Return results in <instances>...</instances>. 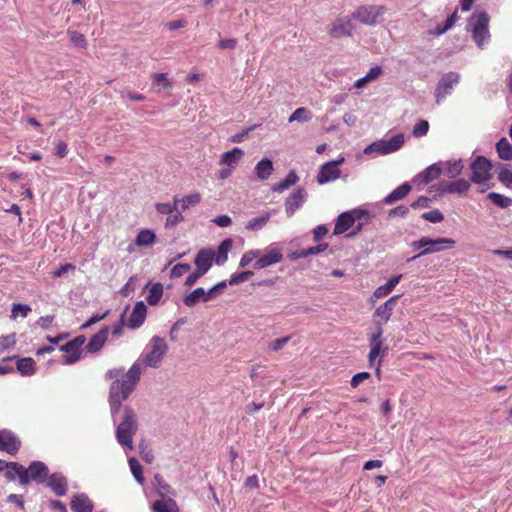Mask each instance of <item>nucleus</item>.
I'll return each instance as SVG.
<instances>
[{
	"instance_id": "f257e3e1",
	"label": "nucleus",
	"mask_w": 512,
	"mask_h": 512,
	"mask_svg": "<svg viewBox=\"0 0 512 512\" xmlns=\"http://www.w3.org/2000/svg\"><path fill=\"white\" fill-rule=\"evenodd\" d=\"M168 351L164 338L153 336L145 352L124 374L123 368H112L105 373V378L113 380L109 388L108 402L114 415L119 411L121 403L126 401L140 380L143 367L157 368Z\"/></svg>"
},
{
	"instance_id": "f03ea898",
	"label": "nucleus",
	"mask_w": 512,
	"mask_h": 512,
	"mask_svg": "<svg viewBox=\"0 0 512 512\" xmlns=\"http://www.w3.org/2000/svg\"><path fill=\"white\" fill-rule=\"evenodd\" d=\"M113 422L116 424L115 436L118 444L125 452L134 449L133 437L138 431L137 413L130 406H120L118 412L114 415L111 413Z\"/></svg>"
},
{
	"instance_id": "7ed1b4c3",
	"label": "nucleus",
	"mask_w": 512,
	"mask_h": 512,
	"mask_svg": "<svg viewBox=\"0 0 512 512\" xmlns=\"http://www.w3.org/2000/svg\"><path fill=\"white\" fill-rule=\"evenodd\" d=\"M467 28L471 32L476 45L481 49L484 48L490 40L488 14L486 12L473 13L468 21Z\"/></svg>"
},
{
	"instance_id": "20e7f679",
	"label": "nucleus",
	"mask_w": 512,
	"mask_h": 512,
	"mask_svg": "<svg viewBox=\"0 0 512 512\" xmlns=\"http://www.w3.org/2000/svg\"><path fill=\"white\" fill-rule=\"evenodd\" d=\"M455 246V241L450 238H437L431 239L429 237H421L419 240L413 241L411 247L419 251L418 255L411 258L414 260L420 256L442 252L452 249Z\"/></svg>"
},
{
	"instance_id": "39448f33",
	"label": "nucleus",
	"mask_w": 512,
	"mask_h": 512,
	"mask_svg": "<svg viewBox=\"0 0 512 512\" xmlns=\"http://www.w3.org/2000/svg\"><path fill=\"white\" fill-rule=\"evenodd\" d=\"M405 142V136L402 133H398L392 136L390 139H380L374 141L364 149L365 155H387L398 151Z\"/></svg>"
},
{
	"instance_id": "423d86ee",
	"label": "nucleus",
	"mask_w": 512,
	"mask_h": 512,
	"mask_svg": "<svg viewBox=\"0 0 512 512\" xmlns=\"http://www.w3.org/2000/svg\"><path fill=\"white\" fill-rule=\"evenodd\" d=\"M385 12L386 8L381 5H363L352 12V17L361 24L374 26Z\"/></svg>"
},
{
	"instance_id": "0eeeda50",
	"label": "nucleus",
	"mask_w": 512,
	"mask_h": 512,
	"mask_svg": "<svg viewBox=\"0 0 512 512\" xmlns=\"http://www.w3.org/2000/svg\"><path fill=\"white\" fill-rule=\"evenodd\" d=\"M345 162V157L343 155H339L336 160H332L321 165L319 172L316 176V180L318 184L323 185L332 181L337 180L341 171L339 166Z\"/></svg>"
},
{
	"instance_id": "6e6552de",
	"label": "nucleus",
	"mask_w": 512,
	"mask_h": 512,
	"mask_svg": "<svg viewBox=\"0 0 512 512\" xmlns=\"http://www.w3.org/2000/svg\"><path fill=\"white\" fill-rule=\"evenodd\" d=\"M283 260V249L277 244H270L264 253L259 255L258 259L254 262L256 270L264 269L269 266L280 263Z\"/></svg>"
},
{
	"instance_id": "1a4fd4ad",
	"label": "nucleus",
	"mask_w": 512,
	"mask_h": 512,
	"mask_svg": "<svg viewBox=\"0 0 512 512\" xmlns=\"http://www.w3.org/2000/svg\"><path fill=\"white\" fill-rule=\"evenodd\" d=\"M382 335H383V329H382V327L379 326L369 337V343H370V352L368 354L369 366H373L374 361L377 358H383L388 353V346H386L384 344Z\"/></svg>"
},
{
	"instance_id": "9d476101",
	"label": "nucleus",
	"mask_w": 512,
	"mask_h": 512,
	"mask_svg": "<svg viewBox=\"0 0 512 512\" xmlns=\"http://www.w3.org/2000/svg\"><path fill=\"white\" fill-rule=\"evenodd\" d=\"M471 180L475 184H485L491 179V163L483 156H478L471 165Z\"/></svg>"
},
{
	"instance_id": "9b49d317",
	"label": "nucleus",
	"mask_w": 512,
	"mask_h": 512,
	"mask_svg": "<svg viewBox=\"0 0 512 512\" xmlns=\"http://www.w3.org/2000/svg\"><path fill=\"white\" fill-rule=\"evenodd\" d=\"M354 18L350 16L337 17L330 25L329 34L334 38L349 37L355 30Z\"/></svg>"
},
{
	"instance_id": "f8f14e48",
	"label": "nucleus",
	"mask_w": 512,
	"mask_h": 512,
	"mask_svg": "<svg viewBox=\"0 0 512 512\" xmlns=\"http://www.w3.org/2000/svg\"><path fill=\"white\" fill-rule=\"evenodd\" d=\"M459 79V74L455 72H449L441 77L435 89L437 104L451 94L454 87L459 83Z\"/></svg>"
},
{
	"instance_id": "ddd939ff",
	"label": "nucleus",
	"mask_w": 512,
	"mask_h": 512,
	"mask_svg": "<svg viewBox=\"0 0 512 512\" xmlns=\"http://www.w3.org/2000/svg\"><path fill=\"white\" fill-rule=\"evenodd\" d=\"M307 193L304 189L298 188L291 193L285 200V212L288 217H291L295 212L302 207L305 203Z\"/></svg>"
},
{
	"instance_id": "4468645a",
	"label": "nucleus",
	"mask_w": 512,
	"mask_h": 512,
	"mask_svg": "<svg viewBox=\"0 0 512 512\" xmlns=\"http://www.w3.org/2000/svg\"><path fill=\"white\" fill-rule=\"evenodd\" d=\"M399 297V295L392 296L385 303L376 308L374 316L379 319L377 321V327H382V324L390 320Z\"/></svg>"
},
{
	"instance_id": "2eb2a0df",
	"label": "nucleus",
	"mask_w": 512,
	"mask_h": 512,
	"mask_svg": "<svg viewBox=\"0 0 512 512\" xmlns=\"http://www.w3.org/2000/svg\"><path fill=\"white\" fill-rule=\"evenodd\" d=\"M21 446L20 440L17 436L8 430L0 431V450L5 451L11 455L16 454Z\"/></svg>"
},
{
	"instance_id": "dca6fc26",
	"label": "nucleus",
	"mask_w": 512,
	"mask_h": 512,
	"mask_svg": "<svg viewBox=\"0 0 512 512\" xmlns=\"http://www.w3.org/2000/svg\"><path fill=\"white\" fill-rule=\"evenodd\" d=\"M215 299L213 295V290H204L203 288L199 287L190 292L188 295H186L183 299V302L188 307H193L198 302H208L210 300Z\"/></svg>"
},
{
	"instance_id": "f3484780",
	"label": "nucleus",
	"mask_w": 512,
	"mask_h": 512,
	"mask_svg": "<svg viewBox=\"0 0 512 512\" xmlns=\"http://www.w3.org/2000/svg\"><path fill=\"white\" fill-rule=\"evenodd\" d=\"M147 313L146 305L143 301L136 302L132 313L127 321V326L132 329L139 328L145 321Z\"/></svg>"
},
{
	"instance_id": "a211bd4d",
	"label": "nucleus",
	"mask_w": 512,
	"mask_h": 512,
	"mask_svg": "<svg viewBox=\"0 0 512 512\" xmlns=\"http://www.w3.org/2000/svg\"><path fill=\"white\" fill-rule=\"evenodd\" d=\"M243 157L244 151L239 147H234L220 156L219 164L234 170Z\"/></svg>"
},
{
	"instance_id": "6ab92c4d",
	"label": "nucleus",
	"mask_w": 512,
	"mask_h": 512,
	"mask_svg": "<svg viewBox=\"0 0 512 512\" xmlns=\"http://www.w3.org/2000/svg\"><path fill=\"white\" fill-rule=\"evenodd\" d=\"M28 470L29 482L35 481L37 483H44L48 476V467L41 461L32 462Z\"/></svg>"
},
{
	"instance_id": "aec40b11",
	"label": "nucleus",
	"mask_w": 512,
	"mask_h": 512,
	"mask_svg": "<svg viewBox=\"0 0 512 512\" xmlns=\"http://www.w3.org/2000/svg\"><path fill=\"white\" fill-rule=\"evenodd\" d=\"M214 256V252L209 249H202L197 253L194 263L199 272L206 274L209 271L212 266Z\"/></svg>"
},
{
	"instance_id": "412c9836",
	"label": "nucleus",
	"mask_w": 512,
	"mask_h": 512,
	"mask_svg": "<svg viewBox=\"0 0 512 512\" xmlns=\"http://www.w3.org/2000/svg\"><path fill=\"white\" fill-rule=\"evenodd\" d=\"M6 467L9 469L6 473L8 479L13 480L15 476H18L21 485H27L29 483L27 468L16 462L6 464Z\"/></svg>"
},
{
	"instance_id": "4be33fe9",
	"label": "nucleus",
	"mask_w": 512,
	"mask_h": 512,
	"mask_svg": "<svg viewBox=\"0 0 512 512\" xmlns=\"http://www.w3.org/2000/svg\"><path fill=\"white\" fill-rule=\"evenodd\" d=\"M71 509L74 512H92L93 503L84 493H77L72 496Z\"/></svg>"
},
{
	"instance_id": "5701e85b",
	"label": "nucleus",
	"mask_w": 512,
	"mask_h": 512,
	"mask_svg": "<svg viewBox=\"0 0 512 512\" xmlns=\"http://www.w3.org/2000/svg\"><path fill=\"white\" fill-rule=\"evenodd\" d=\"M47 486L57 495L64 496L67 492V480L60 473L52 474L48 481Z\"/></svg>"
},
{
	"instance_id": "b1692460",
	"label": "nucleus",
	"mask_w": 512,
	"mask_h": 512,
	"mask_svg": "<svg viewBox=\"0 0 512 512\" xmlns=\"http://www.w3.org/2000/svg\"><path fill=\"white\" fill-rule=\"evenodd\" d=\"M109 328L104 327L98 333H96L88 342L86 348L88 352L95 353L101 350L107 341Z\"/></svg>"
},
{
	"instance_id": "393cba45",
	"label": "nucleus",
	"mask_w": 512,
	"mask_h": 512,
	"mask_svg": "<svg viewBox=\"0 0 512 512\" xmlns=\"http://www.w3.org/2000/svg\"><path fill=\"white\" fill-rule=\"evenodd\" d=\"M412 187L409 183H403L394 189L391 193H389L384 199L383 203L385 205H391L399 200L404 199L411 191Z\"/></svg>"
},
{
	"instance_id": "a878e982",
	"label": "nucleus",
	"mask_w": 512,
	"mask_h": 512,
	"mask_svg": "<svg viewBox=\"0 0 512 512\" xmlns=\"http://www.w3.org/2000/svg\"><path fill=\"white\" fill-rule=\"evenodd\" d=\"M254 171L259 180L265 181L274 172L273 162L269 158H263L256 164Z\"/></svg>"
},
{
	"instance_id": "bb28decb",
	"label": "nucleus",
	"mask_w": 512,
	"mask_h": 512,
	"mask_svg": "<svg viewBox=\"0 0 512 512\" xmlns=\"http://www.w3.org/2000/svg\"><path fill=\"white\" fill-rule=\"evenodd\" d=\"M355 221L351 217V214L348 211L341 213L335 222V227L333 234L340 235L348 231L353 225Z\"/></svg>"
},
{
	"instance_id": "cd10ccee",
	"label": "nucleus",
	"mask_w": 512,
	"mask_h": 512,
	"mask_svg": "<svg viewBox=\"0 0 512 512\" xmlns=\"http://www.w3.org/2000/svg\"><path fill=\"white\" fill-rule=\"evenodd\" d=\"M470 188L469 181L465 179H458L453 182H448L443 185L442 192L449 194H459L462 195L466 193Z\"/></svg>"
},
{
	"instance_id": "c85d7f7f",
	"label": "nucleus",
	"mask_w": 512,
	"mask_h": 512,
	"mask_svg": "<svg viewBox=\"0 0 512 512\" xmlns=\"http://www.w3.org/2000/svg\"><path fill=\"white\" fill-rule=\"evenodd\" d=\"M61 350L65 353L63 355L62 361L64 364L70 365L75 363L80 359L81 352L78 347H76L71 342L66 343L65 345L61 346Z\"/></svg>"
},
{
	"instance_id": "c756f323",
	"label": "nucleus",
	"mask_w": 512,
	"mask_h": 512,
	"mask_svg": "<svg viewBox=\"0 0 512 512\" xmlns=\"http://www.w3.org/2000/svg\"><path fill=\"white\" fill-rule=\"evenodd\" d=\"M175 198V204L180 207L182 211H185L189 209L192 206H195L200 203L201 201V195L197 192L191 193L189 195H186L182 198H179L177 196Z\"/></svg>"
},
{
	"instance_id": "7c9ffc66",
	"label": "nucleus",
	"mask_w": 512,
	"mask_h": 512,
	"mask_svg": "<svg viewBox=\"0 0 512 512\" xmlns=\"http://www.w3.org/2000/svg\"><path fill=\"white\" fill-rule=\"evenodd\" d=\"M156 241L155 233L150 229H142L135 238V244L139 247L152 246Z\"/></svg>"
},
{
	"instance_id": "2f4dec72",
	"label": "nucleus",
	"mask_w": 512,
	"mask_h": 512,
	"mask_svg": "<svg viewBox=\"0 0 512 512\" xmlns=\"http://www.w3.org/2000/svg\"><path fill=\"white\" fill-rule=\"evenodd\" d=\"M401 278H402L401 274L391 277L386 284L379 286L374 291V294H373L374 297L382 298V297L387 296L396 287V285L399 283Z\"/></svg>"
},
{
	"instance_id": "473e14b6",
	"label": "nucleus",
	"mask_w": 512,
	"mask_h": 512,
	"mask_svg": "<svg viewBox=\"0 0 512 512\" xmlns=\"http://www.w3.org/2000/svg\"><path fill=\"white\" fill-rule=\"evenodd\" d=\"M299 180L298 175L295 171H290L284 180L274 184L272 186V191L277 193H282L287 190L289 187L295 185Z\"/></svg>"
},
{
	"instance_id": "72a5a7b5",
	"label": "nucleus",
	"mask_w": 512,
	"mask_h": 512,
	"mask_svg": "<svg viewBox=\"0 0 512 512\" xmlns=\"http://www.w3.org/2000/svg\"><path fill=\"white\" fill-rule=\"evenodd\" d=\"M152 510L154 512H177L178 511V505L171 498L161 499V500H156L152 504Z\"/></svg>"
},
{
	"instance_id": "f704fd0d",
	"label": "nucleus",
	"mask_w": 512,
	"mask_h": 512,
	"mask_svg": "<svg viewBox=\"0 0 512 512\" xmlns=\"http://www.w3.org/2000/svg\"><path fill=\"white\" fill-rule=\"evenodd\" d=\"M153 89L157 93L161 92L162 89H170L172 82L167 76V73H155L151 76Z\"/></svg>"
},
{
	"instance_id": "c9c22d12",
	"label": "nucleus",
	"mask_w": 512,
	"mask_h": 512,
	"mask_svg": "<svg viewBox=\"0 0 512 512\" xmlns=\"http://www.w3.org/2000/svg\"><path fill=\"white\" fill-rule=\"evenodd\" d=\"M496 150L500 159L512 160V144L507 138H501L496 144Z\"/></svg>"
},
{
	"instance_id": "e433bc0d",
	"label": "nucleus",
	"mask_w": 512,
	"mask_h": 512,
	"mask_svg": "<svg viewBox=\"0 0 512 512\" xmlns=\"http://www.w3.org/2000/svg\"><path fill=\"white\" fill-rule=\"evenodd\" d=\"M442 172V169L441 167L437 164V163H434L430 166H428L420 175H419V178L422 179V182L424 184H428L430 183L431 181L437 179L440 174Z\"/></svg>"
},
{
	"instance_id": "4c0bfd02",
	"label": "nucleus",
	"mask_w": 512,
	"mask_h": 512,
	"mask_svg": "<svg viewBox=\"0 0 512 512\" xmlns=\"http://www.w3.org/2000/svg\"><path fill=\"white\" fill-rule=\"evenodd\" d=\"M232 247V240L231 239H225L221 242V244L218 247L217 255L215 257V263L217 265H223L227 259H228V252Z\"/></svg>"
},
{
	"instance_id": "58836bf2",
	"label": "nucleus",
	"mask_w": 512,
	"mask_h": 512,
	"mask_svg": "<svg viewBox=\"0 0 512 512\" xmlns=\"http://www.w3.org/2000/svg\"><path fill=\"white\" fill-rule=\"evenodd\" d=\"M270 217V212H266L261 216L255 217L247 222L246 229L249 231H259L268 223Z\"/></svg>"
},
{
	"instance_id": "ea45409f",
	"label": "nucleus",
	"mask_w": 512,
	"mask_h": 512,
	"mask_svg": "<svg viewBox=\"0 0 512 512\" xmlns=\"http://www.w3.org/2000/svg\"><path fill=\"white\" fill-rule=\"evenodd\" d=\"M313 115L312 112L305 108L300 107L297 108L288 118V122H308L312 119Z\"/></svg>"
},
{
	"instance_id": "a19ab883",
	"label": "nucleus",
	"mask_w": 512,
	"mask_h": 512,
	"mask_svg": "<svg viewBox=\"0 0 512 512\" xmlns=\"http://www.w3.org/2000/svg\"><path fill=\"white\" fill-rule=\"evenodd\" d=\"M163 295V285L161 283L153 284L148 292L146 300L150 305H156L159 303Z\"/></svg>"
},
{
	"instance_id": "79ce46f5",
	"label": "nucleus",
	"mask_w": 512,
	"mask_h": 512,
	"mask_svg": "<svg viewBox=\"0 0 512 512\" xmlns=\"http://www.w3.org/2000/svg\"><path fill=\"white\" fill-rule=\"evenodd\" d=\"M17 370L25 376L32 375L35 372V362L32 358H22L17 361Z\"/></svg>"
},
{
	"instance_id": "37998d69",
	"label": "nucleus",
	"mask_w": 512,
	"mask_h": 512,
	"mask_svg": "<svg viewBox=\"0 0 512 512\" xmlns=\"http://www.w3.org/2000/svg\"><path fill=\"white\" fill-rule=\"evenodd\" d=\"M128 463H129L131 473H132L133 477L135 478V480L139 484L143 485L145 479L143 476V468H142L141 464L139 463V461L135 457H131V458H129Z\"/></svg>"
},
{
	"instance_id": "c03bdc74",
	"label": "nucleus",
	"mask_w": 512,
	"mask_h": 512,
	"mask_svg": "<svg viewBox=\"0 0 512 512\" xmlns=\"http://www.w3.org/2000/svg\"><path fill=\"white\" fill-rule=\"evenodd\" d=\"M463 168L462 160L449 161L444 167V173L450 178H455L462 172Z\"/></svg>"
},
{
	"instance_id": "a18cd8bd",
	"label": "nucleus",
	"mask_w": 512,
	"mask_h": 512,
	"mask_svg": "<svg viewBox=\"0 0 512 512\" xmlns=\"http://www.w3.org/2000/svg\"><path fill=\"white\" fill-rule=\"evenodd\" d=\"M457 18H458L457 13L453 12L446 19L445 24L443 26L438 25L435 29L431 30L429 33L431 35H435V36H440V35L444 34L446 31H448L449 29H451L454 26Z\"/></svg>"
},
{
	"instance_id": "49530a36",
	"label": "nucleus",
	"mask_w": 512,
	"mask_h": 512,
	"mask_svg": "<svg viewBox=\"0 0 512 512\" xmlns=\"http://www.w3.org/2000/svg\"><path fill=\"white\" fill-rule=\"evenodd\" d=\"M488 198L498 207L507 208L512 204V199L502 194L491 192L488 194Z\"/></svg>"
},
{
	"instance_id": "de8ad7c7",
	"label": "nucleus",
	"mask_w": 512,
	"mask_h": 512,
	"mask_svg": "<svg viewBox=\"0 0 512 512\" xmlns=\"http://www.w3.org/2000/svg\"><path fill=\"white\" fill-rule=\"evenodd\" d=\"M260 254L261 251L258 249L246 251L240 259L239 266L242 268L248 266L254 260L256 261Z\"/></svg>"
},
{
	"instance_id": "09e8293b",
	"label": "nucleus",
	"mask_w": 512,
	"mask_h": 512,
	"mask_svg": "<svg viewBox=\"0 0 512 512\" xmlns=\"http://www.w3.org/2000/svg\"><path fill=\"white\" fill-rule=\"evenodd\" d=\"M29 312H31V307L25 304H13L11 310V318L16 319L21 316L23 318L27 317Z\"/></svg>"
},
{
	"instance_id": "8fccbe9b",
	"label": "nucleus",
	"mask_w": 512,
	"mask_h": 512,
	"mask_svg": "<svg viewBox=\"0 0 512 512\" xmlns=\"http://www.w3.org/2000/svg\"><path fill=\"white\" fill-rule=\"evenodd\" d=\"M68 35L70 38V41L77 47L85 48L87 46V41L85 39V36L77 31L74 30H68Z\"/></svg>"
},
{
	"instance_id": "3c124183",
	"label": "nucleus",
	"mask_w": 512,
	"mask_h": 512,
	"mask_svg": "<svg viewBox=\"0 0 512 512\" xmlns=\"http://www.w3.org/2000/svg\"><path fill=\"white\" fill-rule=\"evenodd\" d=\"M253 275H254V273L252 271H249V270L248 271H243V272H240V273H235V274L231 275L228 283H229V285H237L239 283L247 281Z\"/></svg>"
},
{
	"instance_id": "603ef678",
	"label": "nucleus",
	"mask_w": 512,
	"mask_h": 512,
	"mask_svg": "<svg viewBox=\"0 0 512 512\" xmlns=\"http://www.w3.org/2000/svg\"><path fill=\"white\" fill-rule=\"evenodd\" d=\"M155 209L160 214H172L178 210V206L175 204V198H173V204L170 203H156Z\"/></svg>"
},
{
	"instance_id": "864d4df0",
	"label": "nucleus",
	"mask_w": 512,
	"mask_h": 512,
	"mask_svg": "<svg viewBox=\"0 0 512 512\" xmlns=\"http://www.w3.org/2000/svg\"><path fill=\"white\" fill-rule=\"evenodd\" d=\"M429 130V123L426 120H420L413 128L412 134L414 137H422L427 134Z\"/></svg>"
},
{
	"instance_id": "5fc2aeb1",
	"label": "nucleus",
	"mask_w": 512,
	"mask_h": 512,
	"mask_svg": "<svg viewBox=\"0 0 512 512\" xmlns=\"http://www.w3.org/2000/svg\"><path fill=\"white\" fill-rule=\"evenodd\" d=\"M422 218L431 223H439L444 219V216L438 209H434L423 213Z\"/></svg>"
},
{
	"instance_id": "6e6d98bb",
	"label": "nucleus",
	"mask_w": 512,
	"mask_h": 512,
	"mask_svg": "<svg viewBox=\"0 0 512 512\" xmlns=\"http://www.w3.org/2000/svg\"><path fill=\"white\" fill-rule=\"evenodd\" d=\"M15 343H16L15 334L1 336L0 337V351H4V350L14 346Z\"/></svg>"
},
{
	"instance_id": "4d7b16f0",
	"label": "nucleus",
	"mask_w": 512,
	"mask_h": 512,
	"mask_svg": "<svg viewBox=\"0 0 512 512\" xmlns=\"http://www.w3.org/2000/svg\"><path fill=\"white\" fill-rule=\"evenodd\" d=\"M190 269H191V266L189 264H186V263L176 264L171 269V277H175V278L181 277L185 273L189 272Z\"/></svg>"
},
{
	"instance_id": "13d9d810",
	"label": "nucleus",
	"mask_w": 512,
	"mask_h": 512,
	"mask_svg": "<svg viewBox=\"0 0 512 512\" xmlns=\"http://www.w3.org/2000/svg\"><path fill=\"white\" fill-rule=\"evenodd\" d=\"M154 483L156 485V488L160 494H163L164 492L169 493L170 492V485L165 482L163 477L159 474H156L154 476Z\"/></svg>"
},
{
	"instance_id": "bf43d9fd",
	"label": "nucleus",
	"mask_w": 512,
	"mask_h": 512,
	"mask_svg": "<svg viewBox=\"0 0 512 512\" xmlns=\"http://www.w3.org/2000/svg\"><path fill=\"white\" fill-rule=\"evenodd\" d=\"M183 220H184V217L181 215V213L169 214V216L166 218V221H165V227L166 228L174 227L177 224H179L180 222H182Z\"/></svg>"
},
{
	"instance_id": "052dcab7",
	"label": "nucleus",
	"mask_w": 512,
	"mask_h": 512,
	"mask_svg": "<svg viewBox=\"0 0 512 512\" xmlns=\"http://www.w3.org/2000/svg\"><path fill=\"white\" fill-rule=\"evenodd\" d=\"M74 270H75V266L73 264L66 263V264L61 265L57 270L53 271L52 276L54 278H58V277L65 275L69 271H74Z\"/></svg>"
},
{
	"instance_id": "680f3d73",
	"label": "nucleus",
	"mask_w": 512,
	"mask_h": 512,
	"mask_svg": "<svg viewBox=\"0 0 512 512\" xmlns=\"http://www.w3.org/2000/svg\"><path fill=\"white\" fill-rule=\"evenodd\" d=\"M211 221L219 227H228L232 223L231 218L225 214L216 216Z\"/></svg>"
},
{
	"instance_id": "e2e57ef3",
	"label": "nucleus",
	"mask_w": 512,
	"mask_h": 512,
	"mask_svg": "<svg viewBox=\"0 0 512 512\" xmlns=\"http://www.w3.org/2000/svg\"><path fill=\"white\" fill-rule=\"evenodd\" d=\"M290 340V336L279 338L269 344V348L273 351L281 350Z\"/></svg>"
},
{
	"instance_id": "0e129e2a",
	"label": "nucleus",
	"mask_w": 512,
	"mask_h": 512,
	"mask_svg": "<svg viewBox=\"0 0 512 512\" xmlns=\"http://www.w3.org/2000/svg\"><path fill=\"white\" fill-rule=\"evenodd\" d=\"M369 377L370 374L368 372L357 373L352 377L350 384L353 388H356L361 382L368 379Z\"/></svg>"
},
{
	"instance_id": "69168bd1",
	"label": "nucleus",
	"mask_w": 512,
	"mask_h": 512,
	"mask_svg": "<svg viewBox=\"0 0 512 512\" xmlns=\"http://www.w3.org/2000/svg\"><path fill=\"white\" fill-rule=\"evenodd\" d=\"M382 73V69L379 66L372 67L367 74L365 75V78L368 80V82H372L376 80L380 74Z\"/></svg>"
},
{
	"instance_id": "338daca9",
	"label": "nucleus",
	"mask_w": 512,
	"mask_h": 512,
	"mask_svg": "<svg viewBox=\"0 0 512 512\" xmlns=\"http://www.w3.org/2000/svg\"><path fill=\"white\" fill-rule=\"evenodd\" d=\"M55 154L60 158H64L68 154L67 144L64 141L56 143Z\"/></svg>"
},
{
	"instance_id": "774afa93",
	"label": "nucleus",
	"mask_w": 512,
	"mask_h": 512,
	"mask_svg": "<svg viewBox=\"0 0 512 512\" xmlns=\"http://www.w3.org/2000/svg\"><path fill=\"white\" fill-rule=\"evenodd\" d=\"M499 179L501 182L506 183L508 185L512 184V171L508 169H503L499 173Z\"/></svg>"
}]
</instances>
